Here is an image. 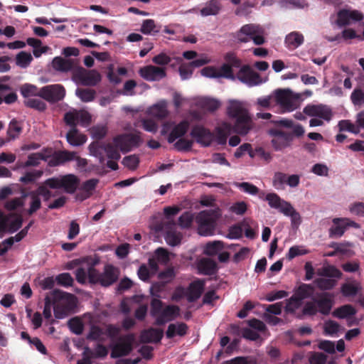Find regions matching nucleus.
<instances>
[{
    "mask_svg": "<svg viewBox=\"0 0 364 364\" xmlns=\"http://www.w3.org/2000/svg\"><path fill=\"white\" fill-rule=\"evenodd\" d=\"M334 305L332 294L328 292L316 293L312 300L304 303L302 314L306 316H314L317 314L328 316Z\"/></svg>",
    "mask_w": 364,
    "mask_h": 364,
    "instance_id": "obj_1",
    "label": "nucleus"
},
{
    "mask_svg": "<svg viewBox=\"0 0 364 364\" xmlns=\"http://www.w3.org/2000/svg\"><path fill=\"white\" fill-rule=\"evenodd\" d=\"M221 215V210L215 206H212L209 209L198 213L196 218L198 233L202 236L214 235L217 220Z\"/></svg>",
    "mask_w": 364,
    "mask_h": 364,
    "instance_id": "obj_2",
    "label": "nucleus"
},
{
    "mask_svg": "<svg viewBox=\"0 0 364 364\" xmlns=\"http://www.w3.org/2000/svg\"><path fill=\"white\" fill-rule=\"evenodd\" d=\"M120 269L112 264H105L102 272L95 267L91 272L90 284L109 287L115 284L119 278Z\"/></svg>",
    "mask_w": 364,
    "mask_h": 364,
    "instance_id": "obj_3",
    "label": "nucleus"
},
{
    "mask_svg": "<svg viewBox=\"0 0 364 364\" xmlns=\"http://www.w3.org/2000/svg\"><path fill=\"white\" fill-rule=\"evenodd\" d=\"M264 28L259 24L248 23L243 25L235 33V38L240 43H248L252 41L255 45L261 46L265 43Z\"/></svg>",
    "mask_w": 364,
    "mask_h": 364,
    "instance_id": "obj_4",
    "label": "nucleus"
},
{
    "mask_svg": "<svg viewBox=\"0 0 364 364\" xmlns=\"http://www.w3.org/2000/svg\"><path fill=\"white\" fill-rule=\"evenodd\" d=\"M274 94L276 103L287 112L296 109L304 100L302 94L294 92L289 88L277 89L274 90Z\"/></svg>",
    "mask_w": 364,
    "mask_h": 364,
    "instance_id": "obj_5",
    "label": "nucleus"
},
{
    "mask_svg": "<svg viewBox=\"0 0 364 364\" xmlns=\"http://www.w3.org/2000/svg\"><path fill=\"white\" fill-rule=\"evenodd\" d=\"M268 135L272 138L270 143L275 151H282L291 147L293 142V135L290 132L278 128L267 130Z\"/></svg>",
    "mask_w": 364,
    "mask_h": 364,
    "instance_id": "obj_6",
    "label": "nucleus"
},
{
    "mask_svg": "<svg viewBox=\"0 0 364 364\" xmlns=\"http://www.w3.org/2000/svg\"><path fill=\"white\" fill-rule=\"evenodd\" d=\"M235 77L248 87L261 85L268 80L267 77L262 79L249 65H242Z\"/></svg>",
    "mask_w": 364,
    "mask_h": 364,
    "instance_id": "obj_7",
    "label": "nucleus"
},
{
    "mask_svg": "<svg viewBox=\"0 0 364 364\" xmlns=\"http://www.w3.org/2000/svg\"><path fill=\"white\" fill-rule=\"evenodd\" d=\"M134 341V335L128 333L120 336L117 341L112 345L110 357L112 358H118L128 355L132 350V346Z\"/></svg>",
    "mask_w": 364,
    "mask_h": 364,
    "instance_id": "obj_8",
    "label": "nucleus"
},
{
    "mask_svg": "<svg viewBox=\"0 0 364 364\" xmlns=\"http://www.w3.org/2000/svg\"><path fill=\"white\" fill-rule=\"evenodd\" d=\"M141 142L140 136L133 134H122L113 139L114 145L122 153L129 152L132 149L138 147Z\"/></svg>",
    "mask_w": 364,
    "mask_h": 364,
    "instance_id": "obj_9",
    "label": "nucleus"
},
{
    "mask_svg": "<svg viewBox=\"0 0 364 364\" xmlns=\"http://www.w3.org/2000/svg\"><path fill=\"white\" fill-rule=\"evenodd\" d=\"M363 14L358 10L341 9L337 12V19L335 24L342 28L352 23L360 22L363 19Z\"/></svg>",
    "mask_w": 364,
    "mask_h": 364,
    "instance_id": "obj_10",
    "label": "nucleus"
},
{
    "mask_svg": "<svg viewBox=\"0 0 364 364\" xmlns=\"http://www.w3.org/2000/svg\"><path fill=\"white\" fill-rule=\"evenodd\" d=\"M38 95L49 102L55 103L65 97V90L60 84L47 85L40 90Z\"/></svg>",
    "mask_w": 364,
    "mask_h": 364,
    "instance_id": "obj_11",
    "label": "nucleus"
},
{
    "mask_svg": "<svg viewBox=\"0 0 364 364\" xmlns=\"http://www.w3.org/2000/svg\"><path fill=\"white\" fill-rule=\"evenodd\" d=\"M303 112L307 116L318 117L328 122L331 121L333 116L330 107L323 104H309L304 107Z\"/></svg>",
    "mask_w": 364,
    "mask_h": 364,
    "instance_id": "obj_12",
    "label": "nucleus"
},
{
    "mask_svg": "<svg viewBox=\"0 0 364 364\" xmlns=\"http://www.w3.org/2000/svg\"><path fill=\"white\" fill-rule=\"evenodd\" d=\"M10 79L11 77L8 75L0 77V105L3 102L6 105H11L17 101L16 92L7 83Z\"/></svg>",
    "mask_w": 364,
    "mask_h": 364,
    "instance_id": "obj_13",
    "label": "nucleus"
},
{
    "mask_svg": "<svg viewBox=\"0 0 364 364\" xmlns=\"http://www.w3.org/2000/svg\"><path fill=\"white\" fill-rule=\"evenodd\" d=\"M75 78L84 86H95L101 80V75L96 70H87L80 68L75 75Z\"/></svg>",
    "mask_w": 364,
    "mask_h": 364,
    "instance_id": "obj_14",
    "label": "nucleus"
},
{
    "mask_svg": "<svg viewBox=\"0 0 364 364\" xmlns=\"http://www.w3.org/2000/svg\"><path fill=\"white\" fill-rule=\"evenodd\" d=\"M140 76L146 81H160L166 76V69L154 65H146L139 69Z\"/></svg>",
    "mask_w": 364,
    "mask_h": 364,
    "instance_id": "obj_15",
    "label": "nucleus"
},
{
    "mask_svg": "<svg viewBox=\"0 0 364 364\" xmlns=\"http://www.w3.org/2000/svg\"><path fill=\"white\" fill-rule=\"evenodd\" d=\"M190 135L202 146H209L213 141V134L202 125L192 127Z\"/></svg>",
    "mask_w": 364,
    "mask_h": 364,
    "instance_id": "obj_16",
    "label": "nucleus"
},
{
    "mask_svg": "<svg viewBox=\"0 0 364 364\" xmlns=\"http://www.w3.org/2000/svg\"><path fill=\"white\" fill-rule=\"evenodd\" d=\"M47 153L50 154V158L47 162L52 167L63 165L68 161H73L75 159L74 151H58L51 154V151L48 149Z\"/></svg>",
    "mask_w": 364,
    "mask_h": 364,
    "instance_id": "obj_17",
    "label": "nucleus"
},
{
    "mask_svg": "<svg viewBox=\"0 0 364 364\" xmlns=\"http://www.w3.org/2000/svg\"><path fill=\"white\" fill-rule=\"evenodd\" d=\"M234 119L235 123L232 126V132L237 134L246 135L253 127V122L250 113Z\"/></svg>",
    "mask_w": 364,
    "mask_h": 364,
    "instance_id": "obj_18",
    "label": "nucleus"
},
{
    "mask_svg": "<svg viewBox=\"0 0 364 364\" xmlns=\"http://www.w3.org/2000/svg\"><path fill=\"white\" fill-rule=\"evenodd\" d=\"M180 315V308L176 305H168L156 316L155 323L159 326L173 321Z\"/></svg>",
    "mask_w": 364,
    "mask_h": 364,
    "instance_id": "obj_19",
    "label": "nucleus"
},
{
    "mask_svg": "<svg viewBox=\"0 0 364 364\" xmlns=\"http://www.w3.org/2000/svg\"><path fill=\"white\" fill-rule=\"evenodd\" d=\"M264 196V193L262 192L259 198L263 199ZM264 200L268 203L270 208H274L282 213H284L283 210L287 208L291 205L289 202L284 200L275 193H267L264 198Z\"/></svg>",
    "mask_w": 364,
    "mask_h": 364,
    "instance_id": "obj_20",
    "label": "nucleus"
},
{
    "mask_svg": "<svg viewBox=\"0 0 364 364\" xmlns=\"http://www.w3.org/2000/svg\"><path fill=\"white\" fill-rule=\"evenodd\" d=\"M205 287V282L197 279L190 283L186 290V297L190 303L197 301L202 295Z\"/></svg>",
    "mask_w": 364,
    "mask_h": 364,
    "instance_id": "obj_21",
    "label": "nucleus"
},
{
    "mask_svg": "<svg viewBox=\"0 0 364 364\" xmlns=\"http://www.w3.org/2000/svg\"><path fill=\"white\" fill-rule=\"evenodd\" d=\"M60 176L61 189L68 194L75 193L80 184L79 178L73 173L60 175Z\"/></svg>",
    "mask_w": 364,
    "mask_h": 364,
    "instance_id": "obj_22",
    "label": "nucleus"
},
{
    "mask_svg": "<svg viewBox=\"0 0 364 364\" xmlns=\"http://www.w3.org/2000/svg\"><path fill=\"white\" fill-rule=\"evenodd\" d=\"M21 198L23 200L26 198L29 200V208L26 210L28 215H32L41 208V199L34 191H22Z\"/></svg>",
    "mask_w": 364,
    "mask_h": 364,
    "instance_id": "obj_23",
    "label": "nucleus"
},
{
    "mask_svg": "<svg viewBox=\"0 0 364 364\" xmlns=\"http://www.w3.org/2000/svg\"><path fill=\"white\" fill-rule=\"evenodd\" d=\"M164 336L162 329L149 328L144 330L140 335V340L144 343H159Z\"/></svg>",
    "mask_w": 364,
    "mask_h": 364,
    "instance_id": "obj_24",
    "label": "nucleus"
},
{
    "mask_svg": "<svg viewBox=\"0 0 364 364\" xmlns=\"http://www.w3.org/2000/svg\"><path fill=\"white\" fill-rule=\"evenodd\" d=\"M222 9L220 0H209L200 9L199 14L202 17L218 15Z\"/></svg>",
    "mask_w": 364,
    "mask_h": 364,
    "instance_id": "obj_25",
    "label": "nucleus"
},
{
    "mask_svg": "<svg viewBox=\"0 0 364 364\" xmlns=\"http://www.w3.org/2000/svg\"><path fill=\"white\" fill-rule=\"evenodd\" d=\"M48 149L44 148L41 152L31 154L28 156L27 160L21 166L23 168L30 166H38L41 161H47L50 158L48 154Z\"/></svg>",
    "mask_w": 364,
    "mask_h": 364,
    "instance_id": "obj_26",
    "label": "nucleus"
},
{
    "mask_svg": "<svg viewBox=\"0 0 364 364\" xmlns=\"http://www.w3.org/2000/svg\"><path fill=\"white\" fill-rule=\"evenodd\" d=\"M227 113L229 117L235 119L242 115L248 114L249 112L245 107L242 102L235 100H231L229 101V105L227 108Z\"/></svg>",
    "mask_w": 364,
    "mask_h": 364,
    "instance_id": "obj_27",
    "label": "nucleus"
},
{
    "mask_svg": "<svg viewBox=\"0 0 364 364\" xmlns=\"http://www.w3.org/2000/svg\"><path fill=\"white\" fill-rule=\"evenodd\" d=\"M294 294L299 300L303 301L306 299L312 300L316 293H315V287L312 284L302 283L294 289Z\"/></svg>",
    "mask_w": 364,
    "mask_h": 364,
    "instance_id": "obj_28",
    "label": "nucleus"
},
{
    "mask_svg": "<svg viewBox=\"0 0 364 364\" xmlns=\"http://www.w3.org/2000/svg\"><path fill=\"white\" fill-rule=\"evenodd\" d=\"M304 42V36L298 32L293 31L287 34L284 39V45L289 50H295Z\"/></svg>",
    "mask_w": 364,
    "mask_h": 364,
    "instance_id": "obj_29",
    "label": "nucleus"
},
{
    "mask_svg": "<svg viewBox=\"0 0 364 364\" xmlns=\"http://www.w3.org/2000/svg\"><path fill=\"white\" fill-rule=\"evenodd\" d=\"M188 127V122L186 120H183L178 124L175 125L168 136V142L169 144H172L176 139H181L183 136L186 134Z\"/></svg>",
    "mask_w": 364,
    "mask_h": 364,
    "instance_id": "obj_30",
    "label": "nucleus"
},
{
    "mask_svg": "<svg viewBox=\"0 0 364 364\" xmlns=\"http://www.w3.org/2000/svg\"><path fill=\"white\" fill-rule=\"evenodd\" d=\"M333 225L328 230V236L330 238H340L345 232L346 228L342 218H334L332 220Z\"/></svg>",
    "mask_w": 364,
    "mask_h": 364,
    "instance_id": "obj_31",
    "label": "nucleus"
},
{
    "mask_svg": "<svg viewBox=\"0 0 364 364\" xmlns=\"http://www.w3.org/2000/svg\"><path fill=\"white\" fill-rule=\"evenodd\" d=\"M53 68L60 73H68L73 69V62L70 59L55 57L52 61Z\"/></svg>",
    "mask_w": 364,
    "mask_h": 364,
    "instance_id": "obj_32",
    "label": "nucleus"
},
{
    "mask_svg": "<svg viewBox=\"0 0 364 364\" xmlns=\"http://www.w3.org/2000/svg\"><path fill=\"white\" fill-rule=\"evenodd\" d=\"M198 270L203 275L212 276L217 272L218 266L214 260L204 258L198 263Z\"/></svg>",
    "mask_w": 364,
    "mask_h": 364,
    "instance_id": "obj_33",
    "label": "nucleus"
},
{
    "mask_svg": "<svg viewBox=\"0 0 364 364\" xmlns=\"http://www.w3.org/2000/svg\"><path fill=\"white\" fill-rule=\"evenodd\" d=\"M66 139L68 143L73 146H82L87 141L86 136L80 134L77 128L70 129L69 132L66 134Z\"/></svg>",
    "mask_w": 364,
    "mask_h": 364,
    "instance_id": "obj_34",
    "label": "nucleus"
},
{
    "mask_svg": "<svg viewBox=\"0 0 364 364\" xmlns=\"http://www.w3.org/2000/svg\"><path fill=\"white\" fill-rule=\"evenodd\" d=\"M356 313V309L352 305L345 304L336 308L332 315L337 318L344 319L355 316Z\"/></svg>",
    "mask_w": 364,
    "mask_h": 364,
    "instance_id": "obj_35",
    "label": "nucleus"
},
{
    "mask_svg": "<svg viewBox=\"0 0 364 364\" xmlns=\"http://www.w3.org/2000/svg\"><path fill=\"white\" fill-rule=\"evenodd\" d=\"M362 289L359 282H346L341 285V292L344 297L356 296Z\"/></svg>",
    "mask_w": 364,
    "mask_h": 364,
    "instance_id": "obj_36",
    "label": "nucleus"
},
{
    "mask_svg": "<svg viewBox=\"0 0 364 364\" xmlns=\"http://www.w3.org/2000/svg\"><path fill=\"white\" fill-rule=\"evenodd\" d=\"M90 154L96 158L100 164L105 162V144L98 141L92 142L88 147Z\"/></svg>",
    "mask_w": 364,
    "mask_h": 364,
    "instance_id": "obj_37",
    "label": "nucleus"
},
{
    "mask_svg": "<svg viewBox=\"0 0 364 364\" xmlns=\"http://www.w3.org/2000/svg\"><path fill=\"white\" fill-rule=\"evenodd\" d=\"M95 269L93 267H80L75 271L77 282L80 284H85L87 282L90 284L91 272Z\"/></svg>",
    "mask_w": 364,
    "mask_h": 364,
    "instance_id": "obj_38",
    "label": "nucleus"
},
{
    "mask_svg": "<svg viewBox=\"0 0 364 364\" xmlns=\"http://www.w3.org/2000/svg\"><path fill=\"white\" fill-rule=\"evenodd\" d=\"M166 101H161L151 107L148 109L149 114L159 119L165 118L167 116V106Z\"/></svg>",
    "mask_w": 364,
    "mask_h": 364,
    "instance_id": "obj_39",
    "label": "nucleus"
},
{
    "mask_svg": "<svg viewBox=\"0 0 364 364\" xmlns=\"http://www.w3.org/2000/svg\"><path fill=\"white\" fill-rule=\"evenodd\" d=\"M232 186L240 191L250 196H255L259 194V189L254 184L250 182H237L232 183Z\"/></svg>",
    "mask_w": 364,
    "mask_h": 364,
    "instance_id": "obj_40",
    "label": "nucleus"
},
{
    "mask_svg": "<svg viewBox=\"0 0 364 364\" xmlns=\"http://www.w3.org/2000/svg\"><path fill=\"white\" fill-rule=\"evenodd\" d=\"M318 275L331 279H339L342 276V272L333 265H327L318 270Z\"/></svg>",
    "mask_w": 364,
    "mask_h": 364,
    "instance_id": "obj_41",
    "label": "nucleus"
},
{
    "mask_svg": "<svg viewBox=\"0 0 364 364\" xmlns=\"http://www.w3.org/2000/svg\"><path fill=\"white\" fill-rule=\"evenodd\" d=\"M23 127L21 123L15 119H13L9 124L7 129V135L9 141L14 140L20 136L22 132Z\"/></svg>",
    "mask_w": 364,
    "mask_h": 364,
    "instance_id": "obj_42",
    "label": "nucleus"
},
{
    "mask_svg": "<svg viewBox=\"0 0 364 364\" xmlns=\"http://www.w3.org/2000/svg\"><path fill=\"white\" fill-rule=\"evenodd\" d=\"M278 4L282 9H304L309 4L306 0H279Z\"/></svg>",
    "mask_w": 364,
    "mask_h": 364,
    "instance_id": "obj_43",
    "label": "nucleus"
},
{
    "mask_svg": "<svg viewBox=\"0 0 364 364\" xmlns=\"http://www.w3.org/2000/svg\"><path fill=\"white\" fill-rule=\"evenodd\" d=\"M140 31L144 35L155 36L159 33V27L153 19H145L141 23Z\"/></svg>",
    "mask_w": 364,
    "mask_h": 364,
    "instance_id": "obj_44",
    "label": "nucleus"
},
{
    "mask_svg": "<svg viewBox=\"0 0 364 364\" xmlns=\"http://www.w3.org/2000/svg\"><path fill=\"white\" fill-rule=\"evenodd\" d=\"M287 174L281 171L274 172L272 177V186L277 191H284L287 186Z\"/></svg>",
    "mask_w": 364,
    "mask_h": 364,
    "instance_id": "obj_45",
    "label": "nucleus"
},
{
    "mask_svg": "<svg viewBox=\"0 0 364 364\" xmlns=\"http://www.w3.org/2000/svg\"><path fill=\"white\" fill-rule=\"evenodd\" d=\"M283 210L282 214L290 218L292 228H297L301 223L300 214L294 208L291 204Z\"/></svg>",
    "mask_w": 364,
    "mask_h": 364,
    "instance_id": "obj_46",
    "label": "nucleus"
},
{
    "mask_svg": "<svg viewBox=\"0 0 364 364\" xmlns=\"http://www.w3.org/2000/svg\"><path fill=\"white\" fill-rule=\"evenodd\" d=\"M96 92L94 90L88 88H77L75 95L83 102H90L94 100Z\"/></svg>",
    "mask_w": 364,
    "mask_h": 364,
    "instance_id": "obj_47",
    "label": "nucleus"
},
{
    "mask_svg": "<svg viewBox=\"0 0 364 364\" xmlns=\"http://www.w3.org/2000/svg\"><path fill=\"white\" fill-rule=\"evenodd\" d=\"M224 248L223 242L219 240L208 242L205 247L203 252L206 255L213 256L217 255L220 250Z\"/></svg>",
    "mask_w": 364,
    "mask_h": 364,
    "instance_id": "obj_48",
    "label": "nucleus"
},
{
    "mask_svg": "<svg viewBox=\"0 0 364 364\" xmlns=\"http://www.w3.org/2000/svg\"><path fill=\"white\" fill-rule=\"evenodd\" d=\"M166 242L171 247H176L181 244L182 235L180 232L168 230L164 235Z\"/></svg>",
    "mask_w": 364,
    "mask_h": 364,
    "instance_id": "obj_49",
    "label": "nucleus"
},
{
    "mask_svg": "<svg viewBox=\"0 0 364 364\" xmlns=\"http://www.w3.org/2000/svg\"><path fill=\"white\" fill-rule=\"evenodd\" d=\"M314 284L321 290L327 291L332 289L336 286V281L334 279L322 277L316 279Z\"/></svg>",
    "mask_w": 364,
    "mask_h": 364,
    "instance_id": "obj_50",
    "label": "nucleus"
},
{
    "mask_svg": "<svg viewBox=\"0 0 364 364\" xmlns=\"http://www.w3.org/2000/svg\"><path fill=\"white\" fill-rule=\"evenodd\" d=\"M79 110L73 109L65 112L64 114V121L70 127V129H76L78 124Z\"/></svg>",
    "mask_w": 364,
    "mask_h": 364,
    "instance_id": "obj_51",
    "label": "nucleus"
},
{
    "mask_svg": "<svg viewBox=\"0 0 364 364\" xmlns=\"http://www.w3.org/2000/svg\"><path fill=\"white\" fill-rule=\"evenodd\" d=\"M338 126L340 132H348L353 134H358L360 131L358 124H353L348 119L341 120Z\"/></svg>",
    "mask_w": 364,
    "mask_h": 364,
    "instance_id": "obj_52",
    "label": "nucleus"
},
{
    "mask_svg": "<svg viewBox=\"0 0 364 364\" xmlns=\"http://www.w3.org/2000/svg\"><path fill=\"white\" fill-rule=\"evenodd\" d=\"M68 326L70 331L75 335H81L83 332V323L77 317H74L69 319L68 321Z\"/></svg>",
    "mask_w": 364,
    "mask_h": 364,
    "instance_id": "obj_53",
    "label": "nucleus"
},
{
    "mask_svg": "<svg viewBox=\"0 0 364 364\" xmlns=\"http://www.w3.org/2000/svg\"><path fill=\"white\" fill-rule=\"evenodd\" d=\"M309 252L303 245H294L289 249L287 254L286 255L287 259L291 260L296 257L305 255Z\"/></svg>",
    "mask_w": 364,
    "mask_h": 364,
    "instance_id": "obj_54",
    "label": "nucleus"
},
{
    "mask_svg": "<svg viewBox=\"0 0 364 364\" xmlns=\"http://www.w3.org/2000/svg\"><path fill=\"white\" fill-rule=\"evenodd\" d=\"M194 219V215L191 211H186L183 213L178 218V225L182 229L189 228Z\"/></svg>",
    "mask_w": 364,
    "mask_h": 364,
    "instance_id": "obj_55",
    "label": "nucleus"
},
{
    "mask_svg": "<svg viewBox=\"0 0 364 364\" xmlns=\"http://www.w3.org/2000/svg\"><path fill=\"white\" fill-rule=\"evenodd\" d=\"M193 144V142L192 140L181 138L176 141H174L173 147L178 151L187 152L192 149Z\"/></svg>",
    "mask_w": 364,
    "mask_h": 364,
    "instance_id": "obj_56",
    "label": "nucleus"
},
{
    "mask_svg": "<svg viewBox=\"0 0 364 364\" xmlns=\"http://www.w3.org/2000/svg\"><path fill=\"white\" fill-rule=\"evenodd\" d=\"M33 58L30 53L21 51L16 55V64L22 68H27L31 63Z\"/></svg>",
    "mask_w": 364,
    "mask_h": 364,
    "instance_id": "obj_57",
    "label": "nucleus"
},
{
    "mask_svg": "<svg viewBox=\"0 0 364 364\" xmlns=\"http://www.w3.org/2000/svg\"><path fill=\"white\" fill-rule=\"evenodd\" d=\"M55 281L58 284L64 287H72L74 282L73 278L71 274L68 272H64L58 274L55 277Z\"/></svg>",
    "mask_w": 364,
    "mask_h": 364,
    "instance_id": "obj_58",
    "label": "nucleus"
},
{
    "mask_svg": "<svg viewBox=\"0 0 364 364\" xmlns=\"http://www.w3.org/2000/svg\"><path fill=\"white\" fill-rule=\"evenodd\" d=\"M91 137L96 140H100L105 137L107 129L105 125H96L90 129Z\"/></svg>",
    "mask_w": 364,
    "mask_h": 364,
    "instance_id": "obj_59",
    "label": "nucleus"
},
{
    "mask_svg": "<svg viewBox=\"0 0 364 364\" xmlns=\"http://www.w3.org/2000/svg\"><path fill=\"white\" fill-rule=\"evenodd\" d=\"M352 103L358 107L364 105V92L361 89H355L350 95Z\"/></svg>",
    "mask_w": 364,
    "mask_h": 364,
    "instance_id": "obj_60",
    "label": "nucleus"
},
{
    "mask_svg": "<svg viewBox=\"0 0 364 364\" xmlns=\"http://www.w3.org/2000/svg\"><path fill=\"white\" fill-rule=\"evenodd\" d=\"M302 304V301L299 300L297 296L293 294V295L287 301L285 310L287 312L293 313L298 309Z\"/></svg>",
    "mask_w": 364,
    "mask_h": 364,
    "instance_id": "obj_61",
    "label": "nucleus"
},
{
    "mask_svg": "<svg viewBox=\"0 0 364 364\" xmlns=\"http://www.w3.org/2000/svg\"><path fill=\"white\" fill-rule=\"evenodd\" d=\"M348 210L351 215L364 218V203L354 202L349 205Z\"/></svg>",
    "mask_w": 364,
    "mask_h": 364,
    "instance_id": "obj_62",
    "label": "nucleus"
},
{
    "mask_svg": "<svg viewBox=\"0 0 364 364\" xmlns=\"http://www.w3.org/2000/svg\"><path fill=\"white\" fill-rule=\"evenodd\" d=\"M24 103L26 107L36 109L38 111H44L46 109V103L38 98H28Z\"/></svg>",
    "mask_w": 364,
    "mask_h": 364,
    "instance_id": "obj_63",
    "label": "nucleus"
},
{
    "mask_svg": "<svg viewBox=\"0 0 364 364\" xmlns=\"http://www.w3.org/2000/svg\"><path fill=\"white\" fill-rule=\"evenodd\" d=\"M154 258L163 264H166L170 259L168 252L163 247H158L154 251Z\"/></svg>",
    "mask_w": 364,
    "mask_h": 364,
    "instance_id": "obj_64",
    "label": "nucleus"
}]
</instances>
